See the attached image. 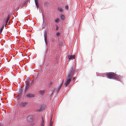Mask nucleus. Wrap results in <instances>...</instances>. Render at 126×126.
Listing matches in <instances>:
<instances>
[{"label":"nucleus","instance_id":"nucleus-23","mask_svg":"<svg viewBox=\"0 0 126 126\" xmlns=\"http://www.w3.org/2000/svg\"><path fill=\"white\" fill-rule=\"evenodd\" d=\"M33 82H34V81L33 80L32 81L31 83L30 84L31 85L33 83Z\"/></svg>","mask_w":126,"mask_h":126},{"label":"nucleus","instance_id":"nucleus-29","mask_svg":"<svg viewBox=\"0 0 126 126\" xmlns=\"http://www.w3.org/2000/svg\"><path fill=\"white\" fill-rule=\"evenodd\" d=\"M1 32H0V34H1Z\"/></svg>","mask_w":126,"mask_h":126},{"label":"nucleus","instance_id":"nucleus-15","mask_svg":"<svg viewBox=\"0 0 126 126\" xmlns=\"http://www.w3.org/2000/svg\"><path fill=\"white\" fill-rule=\"evenodd\" d=\"M59 18H58L55 20V21L56 22H58L59 21Z\"/></svg>","mask_w":126,"mask_h":126},{"label":"nucleus","instance_id":"nucleus-11","mask_svg":"<svg viewBox=\"0 0 126 126\" xmlns=\"http://www.w3.org/2000/svg\"><path fill=\"white\" fill-rule=\"evenodd\" d=\"M53 124V122L52 121V119H51L50 121V126H52Z\"/></svg>","mask_w":126,"mask_h":126},{"label":"nucleus","instance_id":"nucleus-5","mask_svg":"<svg viewBox=\"0 0 126 126\" xmlns=\"http://www.w3.org/2000/svg\"><path fill=\"white\" fill-rule=\"evenodd\" d=\"M44 39L46 45L47 44V32H45L44 34Z\"/></svg>","mask_w":126,"mask_h":126},{"label":"nucleus","instance_id":"nucleus-7","mask_svg":"<svg viewBox=\"0 0 126 126\" xmlns=\"http://www.w3.org/2000/svg\"><path fill=\"white\" fill-rule=\"evenodd\" d=\"M75 55L69 56H68V58L69 59H75Z\"/></svg>","mask_w":126,"mask_h":126},{"label":"nucleus","instance_id":"nucleus-9","mask_svg":"<svg viewBox=\"0 0 126 126\" xmlns=\"http://www.w3.org/2000/svg\"><path fill=\"white\" fill-rule=\"evenodd\" d=\"M44 109V107L43 106H42L37 111H38L41 112Z\"/></svg>","mask_w":126,"mask_h":126},{"label":"nucleus","instance_id":"nucleus-21","mask_svg":"<svg viewBox=\"0 0 126 126\" xmlns=\"http://www.w3.org/2000/svg\"><path fill=\"white\" fill-rule=\"evenodd\" d=\"M8 20H8L7 19V20L6 21V23L5 25H7V22H8Z\"/></svg>","mask_w":126,"mask_h":126},{"label":"nucleus","instance_id":"nucleus-12","mask_svg":"<svg viewBox=\"0 0 126 126\" xmlns=\"http://www.w3.org/2000/svg\"><path fill=\"white\" fill-rule=\"evenodd\" d=\"M58 10L59 11L61 12H62L63 10V9L60 7L58 8Z\"/></svg>","mask_w":126,"mask_h":126},{"label":"nucleus","instance_id":"nucleus-26","mask_svg":"<svg viewBox=\"0 0 126 126\" xmlns=\"http://www.w3.org/2000/svg\"><path fill=\"white\" fill-rule=\"evenodd\" d=\"M58 27L57 26V28L56 29V30L57 31V29H58Z\"/></svg>","mask_w":126,"mask_h":126},{"label":"nucleus","instance_id":"nucleus-3","mask_svg":"<svg viewBox=\"0 0 126 126\" xmlns=\"http://www.w3.org/2000/svg\"><path fill=\"white\" fill-rule=\"evenodd\" d=\"M28 103V102L24 101L21 102L20 104V106L21 107H24L26 106Z\"/></svg>","mask_w":126,"mask_h":126},{"label":"nucleus","instance_id":"nucleus-31","mask_svg":"<svg viewBox=\"0 0 126 126\" xmlns=\"http://www.w3.org/2000/svg\"><path fill=\"white\" fill-rule=\"evenodd\" d=\"M41 126H42V125H41Z\"/></svg>","mask_w":126,"mask_h":126},{"label":"nucleus","instance_id":"nucleus-2","mask_svg":"<svg viewBox=\"0 0 126 126\" xmlns=\"http://www.w3.org/2000/svg\"><path fill=\"white\" fill-rule=\"evenodd\" d=\"M106 74L107 78L110 79H118L117 75L114 73L109 72L107 73Z\"/></svg>","mask_w":126,"mask_h":126},{"label":"nucleus","instance_id":"nucleus-1","mask_svg":"<svg viewBox=\"0 0 126 126\" xmlns=\"http://www.w3.org/2000/svg\"><path fill=\"white\" fill-rule=\"evenodd\" d=\"M73 74V68H71L68 73L67 76L65 80V86H67L70 83L71 81Z\"/></svg>","mask_w":126,"mask_h":126},{"label":"nucleus","instance_id":"nucleus-30","mask_svg":"<svg viewBox=\"0 0 126 126\" xmlns=\"http://www.w3.org/2000/svg\"><path fill=\"white\" fill-rule=\"evenodd\" d=\"M64 79H63V81H62V82H63H63H64Z\"/></svg>","mask_w":126,"mask_h":126},{"label":"nucleus","instance_id":"nucleus-16","mask_svg":"<svg viewBox=\"0 0 126 126\" xmlns=\"http://www.w3.org/2000/svg\"><path fill=\"white\" fill-rule=\"evenodd\" d=\"M61 87H60V86H59L58 88L57 89V91L58 92L61 89Z\"/></svg>","mask_w":126,"mask_h":126},{"label":"nucleus","instance_id":"nucleus-32","mask_svg":"<svg viewBox=\"0 0 126 126\" xmlns=\"http://www.w3.org/2000/svg\"><path fill=\"white\" fill-rule=\"evenodd\" d=\"M19 34H20V32H19Z\"/></svg>","mask_w":126,"mask_h":126},{"label":"nucleus","instance_id":"nucleus-18","mask_svg":"<svg viewBox=\"0 0 126 126\" xmlns=\"http://www.w3.org/2000/svg\"><path fill=\"white\" fill-rule=\"evenodd\" d=\"M63 81L62 82V83L60 84V85L59 86H60V87H62V85H63Z\"/></svg>","mask_w":126,"mask_h":126},{"label":"nucleus","instance_id":"nucleus-10","mask_svg":"<svg viewBox=\"0 0 126 126\" xmlns=\"http://www.w3.org/2000/svg\"><path fill=\"white\" fill-rule=\"evenodd\" d=\"M64 15L63 14H61L60 16V17L63 20H64Z\"/></svg>","mask_w":126,"mask_h":126},{"label":"nucleus","instance_id":"nucleus-27","mask_svg":"<svg viewBox=\"0 0 126 126\" xmlns=\"http://www.w3.org/2000/svg\"><path fill=\"white\" fill-rule=\"evenodd\" d=\"M44 28H45V27H44L43 26V27H42V29H44Z\"/></svg>","mask_w":126,"mask_h":126},{"label":"nucleus","instance_id":"nucleus-14","mask_svg":"<svg viewBox=\"0 0 126 126\" xmlns=\"http://www.w3.org/2000/svg\"><path fill=\"white\" fill-rule=\"evenodd\" d=\"M44 92H45L44 91H43V90L40 91H39L40 93L42 94H43L44 93Z\"/></svg>","mask_w":126,"mask_h":126},{"label":"nucleus","instance_id":"nucleus-25","mask_svg":"<svg viewBox=\"0 0 126 126\" xmlns=\"http://www.w3.org/2000/svg\"><path fill=\"white\" fill-rule=\"evenodd\" d=\"M75 79V77H73V80H74Z\"/></svg>","mask_w":126,"mask_h":126},{"label":"nucleus","instance_id":"nucleus-8","mask_svg":"<svg viewBox=\"0 0 126 126\" xmlns=\"http://www.w3.org/2000/svg\"><path fill=\"white\" fill-rule=\"evenodd\" d=\"M35 4L37 8L39 7L38 4V0H34Z\"/></svg>","mask_w":126,"mask_h":126},{"label":"nucleus","instance_id":"nucleus-24","mask_svg":"<svg viewBox=\"0 0 126 126\" xmlns=\"http://www.w3.org/2000/svg\"><path fill=\"white\" fill-rule=\"evenodd\" d=\"M52 82H50V85H52Z\"/></svg>","mask_w":126,"mask_h":126},{"label":"nucleus","instance_id":"nucleus-17","mask_svg":"<svg viewBox=\"0 0 126 126\" xmlns=\"http://www.w3.org/2000/svg\"><path fill=\"white\" fill-rule=\"evenodd\" d=\"M4 26H3L2 27V28L0 29V32H2V31L3 29V28H4Z\"/></svg>","mask_w":126,"mask_h":126},{"label":"nucleus","instance_id":"nucleus-20","mask_svg":"<svg viewBox=\"0 0 126 126\" xmlns=\"http://www.w3.org/2000/svg\"><path fill=\"white\" fill-rule=\"evenodd\" d=\"M65 8L66 9H67L68 8V5H66L65 6Z\"/></svg>","mask_w":126,"mask_h":126},{"label":"nucleus","instance_id":"nucleus-6","mask_svg":"<svg viewBox=\"0 0 126 126\" xmlns=\"http://www.w3.org/2000/svg\"><path fill=\"white\" fill-rule=\"evenodd\" d=\"M29 83L28 82L27 83V85H26L25 91V93L27 91L29 87Z\"/></svg>","mask_w":126,"mask_h":126},{"label":"nucleus","instance_id":"nucleus-19","mask_svg":"<svg viewBox=\"0 0 126 126\" xmlns=\"http://www.w3.org/2000/svg\"><path fill=\"white\" fill-rule=\"evenodd\" d=\"M60 34V33L59 32H58L56 33V35L57 36H59V35Z\"/></svg>","mask_w":126,"mask_h":126},{"label":"nucleus","instance_id":"nucleus-4","mask_svg":"<svg viewBox=\"0 0 126 126\" xmlns=\"http://www.w3.org/2000/svg\"><path fill=\"white\" fill-rule=\"evenodd\" d=\"M26 96L27 97L32 98L34 97L35 96V95L33 94L30 93L27 94Z\"/></svg>","mask_w":126,"mask_h":126},{"label":"nucleus","instance_id":"nucleus-22","mask_svg":"<svg viewBox=\"0 0 126 126\" xmlns=\"http://www.w3.org/2000/svg\"><path fill=\"white\" fill-rule=\"evenodd\" d=\"M10 18V16H8V17H7V20H9V18Z\"/></svg>","mask_w":126,"mask_h":126},{"label":"nucleus","instance_id":"nucleus-28","mask_svg":"<svg viewBox=\"0 0 126 126\" xmlns=\"http://www.w3.org/2000/svg\"><path fill=\"white\" fill-rule=\"evenodd\" d=\"M0 126H2V125L1 124H0Z\"/></svg>","mask_w":126,"mask_h":126},{"label":"nucleus","instance_id":"nucleus-13","mask_svg":"<svg viewBox=\"0 0 126 126\" xmlns=\"http://www.w3.org/2000/svg\"><path fill=\"white\" fill-rule=\"evenodd\" d=\"M42 122L41 125L44 126V120H43V117H42Z\"/></svg>","mask_w":126,"mask_h":126}]
</instances>
